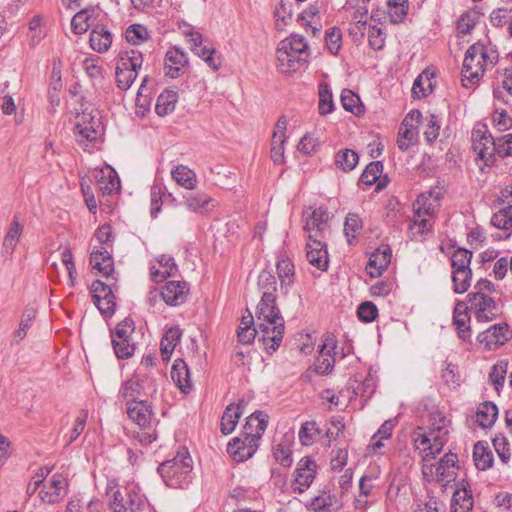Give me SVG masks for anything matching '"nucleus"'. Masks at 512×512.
<instances>
[{"mask_svg": "<svg viewBox=\"0 0 512 512\" xmlns=\"http://www.w3.org/2000/svg\"><path fill=\"white\" fill-rule=\"evenodd\" d=\"M256 317L257 327L262 332L259 341L268 352L276 351L282 342L285 329L284 319L276 305V295L267 292L262 294L257 306Z\"/></svg>", "mask_w": 512, "mask_h": 512, "instance_id": "nucleus-1", "label": "nucleus"}, {"mask_svg": "<svg viewBox=\"0 0 512 512\" xmlns=\"http://www.w3.org/2000/svg\"><path fill=\"white\" fill-rule=\"evenodd\" d=\"M433 422L428 433L418 426L413 432L414 447L424 453L423 460L434 459L441 453L448 435L447 420L440 413L433 417Z\"/></svg>", "mask_w": 512, "mask_h": 512, "instance_id": "nucleus-2", "label": "nucleus"}, {"mask_svg": "<svg viewBox=\"0 0 512 512\" xmlns=\"http://www.w3.org/2000/svg\"><path fill=\"white\" fill-rule=\"evenodd\" d=\"M276 55L280 72L290 74L305 67L310 54L305 38L292 34L279 43Z\"/></svg>", "mask_w": 512, "mask_h": 512, "instance_id": "nucleus-3", "label": "nucleus"}, {"mask_svg": "<svg viewBox=\"0 0 512 512\" xmlns=\"http://www.w3.org/2000/svg\"><path fill=\"white\" fill-rule=\"evenodd\" d=\"M157 471L167 486L182 488L186 483V477L192 471V460L188 450L182 447L172 459L161 463Z\"/></svg>", "mask_w": 512, "mask_h": 512, "instance_id": "nucleus-4", "label": "nucleus"}, {"mask_svg": "<svg viewBox=\"0 0 512 512\" xmlns=\"http://www.w3.org/2000/svg\"><path fill=\"white\" fill-rule=\"evenodd\" d=\"M489 59L487 49L482 43H474L467 49L462 66V82L465 87L479 82Z\"/></svg>", "mask_w": 512, "mask_h": 512, "instance_id": "nucleus-5", "label": "nucleus"}, {"mask_svg": "<svg viewBox=\"0 0 512 512\" xmlns=\"http://www.w3.org/2000/svg\"><path fill=\"white\" fill-rule=\"evenodd\" d=\"M143 55L140 51L131 49L121 51L118 56L116 66V84L121 90H127L131 87L138 75V69L142 67Z\"/></svg>", "mask_w": 512, "mask_h": 512, "instance_id": "nucleus-6", "label": "nucleus"}, {"mask_svg": "<svg viewBox=\"0 0 512 512\" xmlns=\"http://www.w3.org/2000/svg\"><path fill=\"white\" fill-rule=\"evenodd\" d=\"M472 146L479 158L487 166H492L495 161V153L498 154L497 140L493 138L486 125L474 128L472 131Z\"/></svg>", "mask_w": 512, "mask_h": 512, "instance_id": "nucleus-7", "label": "nucleus"}, {"mask_svg": "<svg viewBox=\"0 0 512 512\" xmlns=\"http://www.w3.org/2000/svg\"><path fill=\"white\" fill-rule=\"evenodd\" d=\"M467 300L478 322L492 321L501 313L499 305L486 293H469Z\"/></svg>", "mask_w": 512, "mask_h": 512, "instance_id": "nucleus-8", "label": "nucleus"}, {"mask_svg": "<svg viewBox=\"0 0 512 512\" xmlns=\"http://www.w3.org/2000/svg\"><path fill=\"white\" fill-rule=\"evenodd\" d=\"M337 347V338L333 333H326L322 337V344L319 348V356L317 357L314 367L315 372L319 375H326L334 368L335 349Z\"/></svg>", "mask_w": 512, "mask_h": 512, "instance_id": "nucleus-9", "label": "nucleus"}, {"mask_svg": "<svg viewBox=\"0 0 512 512\" xmlns=\"http://www.w3.org/2000/svg\"><path fill=\"white\" fill-rule=\"evenodd\" d=\"M305 218L304 230L308 232V239L324 238V231L328 227V212L322 207L309 209L303 213Z\"/></svg>", "mask_w": 512, "mask_h": 512, "instance_id": "nucleus-10", "label": "nucleus"}, {"mask_svg": "<svg viewBox=\"0 0 512 512\" xmlns=\"http://www.w3.org/2000/svg\"><path fill=\"white\" fill-rule=\"evenodd\" d=\"M509 339L510 332L506 323L494 324L477 336V341L488 350L504 345Z\"/></svg>", "mask_w": 512, "mask_h": 512, "instance_id": "nucleus-11", "label": "nucleus"}, {"mask_svg": "<svg viewBox=\"0 0 512 512\" xmlns=\"http://www.w3.org/2000/svg\"><path fill=\"white\" fill-rule=\"evenodd\" d=\"M323 238L308 239L306 243V257L308 262L321 271L328 269L329 258L326 243Z\"/></svg>", "mask_w": 512, "mask_h": 512, "instance_id": "nucleus-12", "label": "nucleus"}, {"mask_svg": "<svg viewBox=\"0 0 512 512\" xmlns=\"http://www.w3.org/2000/svg\"><path fill=\"white\" fill-rule=\"evenodd\" d=\"M316 463L310 457L302 458L295 470L294 492L303 493L309 488L316 474Z\"/></svg>", "mask_w": 512, "mask_h": 512, "instance_id": "nucleus-13", "label": "nucleus"}, {"mask_svg": "<svg viewBox=\"0 0 512 512\" xmlns=\"http://www.w3.org/2000/svg\"><path fill=\"white\" fill-rule=\"evenodd\" d=\"M127 414L141 429H148L155 420L152 407L145 401H128Z\"/></svg>", "mask_w": 512, "mask_h": 512, "instance_id": "nucleus-14", "label": "nucleus"}, {"mask_svg": "<svg viewBox=\"0 0 512 512\" xmlns=\"http://www.w3.org/2000/svg\"><path fill=\"white\" fill-rule=\"evenodd\" d=\"M258 443L253 438L245 436L233 438L227 445V453L236 462H243L251 458L257 451Z\"/></svg>", "mask_w": 512, "mask_h": 512, "instance_id": "nucleus-15", "label": "nucleus"}, {"mask_svg": "<svg viewBox=\"0 0 512 512\" xmlns=\"http://www.w3.org/2000/svg\"><path fill=\"white\" fill-rule=\"evenodd\" d=\"M188 292L185 281H168L161 290V298L169 306H179L187 300Z\"/></svg>", "mask_w": 512, "mask_h": 512, "instance_id": "nucleus-16", "label": "nucleus"}, {"mask_svg": "<svg viewBox=\"0 0 512 512\" xmlns=\"http://www.w3.org/2000/svg\"><path fill=\"white\" fill-rule=\"evenodd\" d=\"M268 415L260 410H256L246 419V423L243 426L242 436L247 438H253L254 442H257L263 436L267 425Z\"/></svg>", "mask_w": 512, "mask_h": 512, "instance_id": "nucleus-17", "label": "nucleus"}, {"mask_svg": "<svg viewBox=\"0 0 512 512\" xmlns=\"http://www.w3.org/2000/svg\"><path fill=\"white\" fill-rule=\"evenodd\" d=\"M187 64V54L180 48L173 47L166 53L164 66L165 75L170 78H178Z\"/></svg>", "mask_w": 512, "mask_h": 512, "instance_id": "nucleus-18", "label": "nucleus"}, {"mask_svg": "<svg viewBox=\"0 0 512 512\" xmlns=\"http://www.w3.org/2000/svg\"><path fill=\"white\" fill-rule=\"evenodd\" d=\"M66 480L61 474H54L49 487L43 486L39 492L41 500L53 504L59 502L66 494Z\"/></svg>", "mask_w": 512, "mask_h": 512, "instance_id": "nucleus-19", "label": "nucleus"}, {"mask_svg": "<svg viewBox=\"0 0 512 512\" xmlns=\"http://www.w3.org/2000/svg\"><path fill=\"white\" fill-rule=\"evenodd\" d=\"M156 262L159 267L152 264L150 267L151 280L154 282H161L164 279L174 276L178 270L174 258L170 255H160Z\"/></svg>", "mask_w": 512, "mask_h": 512, "instance_id": "nucleus-20", "label": "nucleus"}, {"mask_svg": "<svg viewBox=\"0 0 512 512\" xmlns=\"http://www.w3.org/2000/svg\"><path fill=\"white\" fill-rule=\"evenodd\" d=\"M470 316L468 314V306L463 301H458L453 311V324L455 325L458 336L464 340H470L471 328H470Z\"/></svg>", "mask_w": 512, "mask_h": 512, "instance_id": "nucleus-21", "label": "nucleus"}, {"mask_svg": "<svg viewBox=\"0 0 512 512\" xmlns=\"http://www.w3.org/2000/svg\"><path fill=\"white\" fill-rule=\"evenodd\" d=\"M90 264L93 269L98 270V272L105 277L110 276L114 271L112 255L104 247L92 251L90 255Z\"/></svg>", "mask_w": 512, "mask_h": 512, "instance_id": "nucleus-22", "label": "nucleus"}, {"mask_svg": "<svg viewBox=\"0 0 512 512\" xmlns=\"http://www.w3.org/2000/svg\"><path fill=\"white\" fill-rule=\"evenodd\" d=\"M391 257L392 252L389 247H386L383 250L377 249L369 258V262L366 267L367 273L371 277H379L390 264Z\"/></svg>", "mask_w": 512, "mask_h": 512, "instance_id": "nucleus-23", "label": "nucleus"}, {"mask_svg": "<svg viewBox=\"0 0 512 512\" xmlns=\"http://www.w3.org/2000/svg\"><path fill=\"white\" fill-rule=\"evenodd\" d=\"M458 461L457 454L446 453L438 462L435 468V475L438 482H450L455 479V466Z\"/></svg>", "mask_w": 512, "mask_h": 512, "instance_id": "nucleus-24", "label": "nucleus"}, {"mask_svg": "<svg viewBox=\"0 0 512 512\" xmlns=\"http://www.w3.org/2000/svg\"><path fill=\"white\" fill-rule=\"evenodd\" d=\"M244 402L240 401L237 404H230L224 410L221 418V432L224 435L232 433L238 423L239 418L243 414Z\"/></svg>", "mask_w": 512, "mask_h": 512, "instance_id": "nucleus-25", "label": "nucleus"}, {"mask_svg": "<svg viewBox=\"0 0 512 512\" xmlns=\"http://www.w3.org/2000/svg\"><path fill=\"white\" fill-rule=\"evenodd\" d=\"M181 336H182V330L180 329V327L174 326V327L169 328L165 332L164 336L162 337L161 342H160V351H161L162 360L165 363H168L170 361L171 355H172L176 345L180 341Z\"/></svg>", "mask_w": 512, "mask_h": 512, "instance_id": "nucleus-26", "label": "nucleus"}, {"mask_svg": "<svg viewBox=\"0 0 512 512\" xmlns=\"http://www.w3.org/2000/svg\"><path fill=\"white\" fill-rule=\"evenodd\" d=\"M383 172V164L381 161L370 162L362 172L359 182L367 186H372L377 183V190H381L386 186V177L384 180H379Z\"/></svg>", "mask_w": 512, "mask_h": 512, "instance_id": "nucleus-27", "label": "nucleus"}, {"mask_svg": "<svg viewBox=\"0 0 512 512\" xmlns=\"http://www.w3.org/2000/svg\"><path fill=\"white\" fill-rule=\"evenodd\" d=\"M171 378L183 392L192 387L188 364L181 358L174 361L171 369Z\"/></svg>", "mask_w": 512, "mask_h": 512, "instance_id": "nucleus-28", "label": "nucleus"}, {"mask_svg": "<svg viewBox=\"0 0 512 512\" xmlns=\"http://www.w3.org/2000/svg\"><path fill=\"white\" fill-rule=\"evenodd\" d=\"M89 41L94 51L104 53L112 44V35L105 27L96 26L90 33Z\"/></svg>", "mask_w": 512, "mask_h": 512, "instance_id": "nucleus-29", "label": "nucleus"}, {"mask_svg": "<svg viewBox=\"0 0 512 512\" xmlns=\"http://www.w3.org/2000/svg\"><path fill=\"white\" fill-rule=\"evenodd\" d=\"M473 460L476 468L482 471L492 466L494 461L493 453L486 442L478 441L474 445Z\"/></svg>", "mask_w": 512, "mask_h": 512, "instance_id": "nucleus-30", "label": "nucleus"}, {"mask_svg": "<svg viewBox=\"0 0 512 512\" xmlns=\"http://www.w3.org/2000/svg\"><path fill=\"white\" fill-rule=\"evenodd\" d=\"M472 507V492L466 488L456 489L451 499V512H470Z\"/></svg>", "mask_w": 512, "mask_h": 512, "instance_id": "nucleus-31", "label": "nucleus"}, {"mask_svg": "<svg viewBox=\"0 0 512 512\" xmlns=\"http://www.w3.org/2000/svg\"><path fill=\"white\" fill-rule=\"evenodd\" d=\"M497 415V406L493 402L485 401L478 407L476 413L477 422L482 428H490L495 423Z\"/></svg>", "mask_w": 512, "mask_h": 512, "instance_id": "nucleus-32", "label": "nucleus"}, {"mask_svg": "<svg viewBox=\"0 0 512 512\" xmlns=\"http://www.w3.org/2000/svg\"><path fill=\"white\" fill-rule=\"evenodd\" d=\"M178 100V94L174 90L166 89L157 98L155 111L163 117L175 110V106Z\"/></svg>", "mask_w": 512, "mask_h": 512, "instance_id": "nucleus-33", "label": "nucleus"}, {"mask_svg": "<svg viewBox=\"0 0 512 512\" xmlns=\"http://www.w3.org/2000/svg\"><path fill=\"white\" fill-rule=\"evenodd\" d=\"M213 199L204 192H196L185 196L186 207L196 213H206L210 210Z\"/></svg>", "mask_w": 512, "mask_h": 512, "instance_id": "nucleus-34", "label": "nucleus"}, {"mask_svg": "<svg viewBox=\"0 0 512 512\" xmlns=\"http://www.w3.org/2000/svg\"><path fill=\"white\" fill-rule=\"evenodd\" d=\"M37 311L34 307L26 306L22 312L19 328L14 331L13 333V342L15 344H18L21 340H23L26 335L27 331L32 326L35 318H36Z\"/></svg>", "mask_w": 512, "mask_h": 512, "instance_id": "nucleus-35", "label": "nucleus"}, {"mask_svg": "<svg viewBox=\"0 0 512 512\" xmlns=\"http://www.w3.org/2000/svg\"><path fill=\"white\" fill-rule=\"evenodd\" d=\"M172 178L180 186L192 190L196 187L197 178L195 172L185 165H177L171 171Z\"/></svg>", "mask_w": 512, "mask_h": 512, "instance_id": "nucleus-36", "label": "nucleus"}, {"mask_svg": "<svg viewBox=\"0 0 512 512\" xmlns=\"http://www.w3.org/2000/svg\"><path fill=\"white\" fill-rule=\"evenodd\" d=\"M334 161L337 168L343 172H350L358 164L359 156L356 151L345 148L335 154Z\"/></svg>", "mask_w": 512, "mask_h": 512, "instance_id": "nucleus-37", "label": "nucleus"}, {"mask_svg": "<svg viewBox=\"0 0 512 512\" xmlns=\"http://www.w3.org/2000/svg\"><path fill=\"white\" fill-rule=\"evenodd\" d=\"M472 251L459 247L451 255V266L453 270H456V275H462L465 269H471L470 264L472 260Z\"/></svg>", "mask_w": 512, "mask_h": 512, "instance_id": "nucleus-38", "label": "nucleus"}, {"mask_svg": "<svg viewBox=\"0 0 512 512\" xmlns=\"http://www.w3.org/2000/svg\"><path fill=\"white\" fill-rule=\"evenodd\" d=\"M98 127L83 125L82 123H76L74 127V134L76 137V141L80 146L84 147L86 150V146L88 143L96 142L100 133L97 129Z\"/></svg>", "mask_w": 512, "mask_h": 512, "instance_id": "nucleus-39", "label": "nucleus"}, {"mask_svg": "<svg viewBox=\"0 0 512 512\" xmlns=\"http://www.w3.org/2000/svg\"><path fill=\"white\" fill-rule=\"evenodd\" d=\"M142 389L143 385L141 381L137 378H132L122 384L119 390V396L126 401V404L128 401H138L137 399L140 396Z\"/></svg>", "mask_w": 512, "mask_h": 512, "instance_id": "nucleus-40", "label": "nucleus"}, {"mask_svg": "<svg viewBox=\"0 0 512 512\" xmlns=\"http://www.w3.org/2000/svg\"><path fill=\"white\" fill-rule=\"evenodd\" d=\"M387 8L391 23H401L408 12V0H387Z\"/></svg>", "mask_w": 512, "mask_h": 512, "instance_id": "nucleus-41", "label": "nucleus"}, {"mask_svg": "<svg viewBox=\"0 0 512 512\" xmlns=\"http://www.w3.org/2000/svg\"><path fill=\"white\" fill-rule=\"evenodd\" d=\"M22 231L23 225L19 223L16 217H14L3 240V247L7 253H11L15 249Z\"/></svg>", "mask_w": 512, "mask_h": 512, "instance_id": "nucleus-42", "label": "nucleus"}, {"mask_svg": "<svg viewBox=\"0 0 512 512\" xmlns=\"http://www.w3.org/2000/svg\"><path fill=\"white\" fill-rule=\"evenodd\" d=\"M321 433L315 421H308L302 424L299 430V440L302 445L310 446L315 442V437Z\"/></svg>", "mask_w": 512, "mask_h": 512, "instance_id": "nucleus-43", "label": "nucleus"}, {"mask_svg": "<svg viewBox=\"0 0 512 512\" xmlns=\"http://www.w3.org/2000/svg\"><path fill=\"white\" fill-rule=\"evenodd\" d=\"M319 113L321 115H327L334 109L332 92L326 83H322L319 86Z\"/></svg>", "mask_w": 512, "mask_h": 512, "instance_id": "nucleus-44", "label": "nucleus"}, {"mask_svg": "<svg viewBox=\"0 0 512 512\" xmlns=\"http://www.w3.org/2000/svg\"><path fill=\"white\" fill-rule=\"evenodd\" d=\"M432 92V83L428 78V72L423 71L414 81L412 94L415 98L428 96Z\"/></svg>", "mask_w": 512, "mask_h": 512, "instance_id": "nucleus-45", "label": "nucleus"}, {"mask_svg": "<svg viewBox=\"0 0 512 512\" xmlns=\"http://www.w3.org/2000/svg\"><path fill=\"white\" fill-rule=\"evenodd\" d=\"M167 188L162 183H154L151 186L150 198H151V216L156 217L161 211L162 198L166 194Z\"/></svg>", "mask_w": 512, "mask_h": 512, "instance_id": "nucleus-46", "label": "nucleus"}, {"mask_svg": "<svg viewBox=\"0 0 512 512\" xmlns=\"http://www.w3.org/2000/svg\"><path fill=\"white\" fill-rule=\"evenodd\" d=\"M491 224L498 229H512V205L494 213L491 218Z\"/></svg>", "mask_w": 512, "mask_h": 512, "instance_id": "nucleus-47", "label": "nucleus"}, {"mask_svg": "<svg viewBox=\"0 0 512 512\" xmlns=\"http://www.w3.org/2000/svg\"><path fill=\"white\" fill-rule=\"evenodd\" d=\"M125 37L129 43L139 45L149 38V32L141 24H132L126 29Z\"/></svg>", "mask_w": 512, "mask_h": 512, "instance_id": "nucleus-48", "label": "nucleus"}, {"mask_svg": "<svg viewBox=\"0 0 512 512\" xmlns=\"http://www.w3.org/2000/svg\"><path fill=\"white\" fill-rule=\"evenodd\" d=\"M404 127H405L404 130H402V129L400 130L398 139H397L398 148L401 151H407L410 147L415 145V143L417 142V137H418V131L416 128H414L413 126H410V127L404 126Z\"/></svg>", "mask_w": 512, "mask_h": 512, "instance_id": "nucleus-49", "label": "nucleus"}, {"mask_svg": "<svg viewBox=\"0 0 512 512\" xmlns=\"http://www.w3.org/2000/svg\"><path fill=\"white\" fill-rule=\"evenodd\" d=\"M433 192L422 193L417 197L416 203L413 205L414 214L417 217L422 215H431L434 212V205L431 202Z\"/></svg>", "mask_w": 512, "mask_h": 512, "instance_id": "nucleus-50", "label": "nucleus"}, {"mask_svg": "<svg viewBox=\"0 0 512 512\" xmlns=\"http://www.w3.org/2000/svg\"><path fill=\"white\" fill-rule=\"evenodd\" d=\"M273 456L276 462L283 467H290L293 458L289 443L280 442L273 447Z\"/></svg>", "mask_w": 512, "mask_h": 512, "instance_id": "nucleus-51", "label": "nucleus"}, {"mask_svg": "<svg viewBox=\"0 0 512 512\" xmlns=\"http://www.w3.org/2000/svg\"><path fill=\"white\" fill-rule=\"evenodd\" d=\"M286 135H278L277 132L273 133L271 141V159L275 164H282L284 162V143Z\"/></svg>", "mask_w": 512, "mask_h": 512, "instance_id": "nucleus-52", "label": "nucleus"}, {"mask_svg": "<svg viewBox=\"0 0 512 512\" xmlns=\"http://www.w3.org/2000/svg\"><path fill=\"white\" fill-rule=\"evenodd\" d=\"M114 353L119 359H128L135 352V345L131 339H112Z\"/></svg>", "mask_w": 512, "mask_h": 512, "instance_id": "nucleus-53", "label": "nucleus"}, {"mask_svg": "<svg viewBox=\"0 0 512 512\" xmlns=\"http://www.w3.org/2000/svg\"><path fill=\"white\" fill-rule=\"evenodd\" d=\"M471 280V269H465V272L462 275H456V270L452 271L453 290L457 294L465 293L471 286Z\"/></svg>", "mask_w": 512, "mask_h": 512, "instance_id": "nucleus-54", "label": "nucleus"}, {"mask_svg": "<svg viewBox=\"0 0 512 512\" xmlns=\"http://www.w3.org/2000/svg\"><path fill=\"white\" fill-rule=\"evenodd\" d=\"M92 15L87 10H81L77 12L72 20L71 27L75 34L85 33L90 27V20Z\"/></svg>", "mask_w": 512, "mask_h": 512, "instance_id": "nucleus-55", "label": "nucleus"}, {"mask_svg": "<svg viewBox=\"0 0 512 512\" xmlns=\"http://www.w3.org/2000/svg\"><path fill=\"white\" fill-rule=\"evenodd\" d=\"M362 229V221L358 214L356 213H348L345 218L344 223V232L348 239V242L351 243V239L356 237V234Z\"/></svg>", "mask_w": 512, "mask_h": 512, "instance_id": "nucleus-56", "label": "nucleus"}, {"mask_svg": "<svg viewBox=\"0 0 512 512\" xmlns=\"http://www.w3.org/2000/svg\"><path fill=\"white\" fill-rule=\"evenodd\" d=\"M360 101L359 97L351 90L345 89L341 93V103L346 111L352 112L355 115H360L362 112L361 106L357 103Z\"/></svg>", "mask_w": 512, "mask_h": 512, "instance_id": "nucleus-57", "label": "nucleus"}, {"mask_svg": "<svg viewBox=\"0 0 512 512\" xmlns=\"http://www.w3.org/2000/svg\"><path fill=\"white\" fill-rule=\"evenodd\" d=\"M277 273L281 281V286L289 285L294 276V265L289 259H280L277 262Z\"/></svg>", "mask_w": 512, "mask_h": 512, "instance_id": "nucleus-58", "label": "nucleus"}, {"mask_svg": "<svg viewBox=\"0 0 512 512\" xmlns=\"http://www.w3.org/2000/svg\"><path fill=\"white\" fill-rule=\"evenodd\" d=\"M441 128V120L435 114H430L428 117L427 127L424 131V137L427 143L432 144L439 136Z\"/></svg>", "mask_w": 512, "mask_h": 512, "instance_id": "nucleus-59", "label": "nucleus"}, {"mask_svg": "<svg viewBox=\"0 0 512 512\" xmlns=\"http://www.w3.org/2000/svg\"><path fill=\"white\" fill-rule=\"evenodd\" d=\"M134 333V322L131 318H125L119 322L115 330L111 333L112 339H131Z\"/></svg>", "mask_w": 512, "mask_h": 512, "instance_id": "nucleus-60", "label": "nucleus"}, {"mask_svg": "<svg viewBox=\"0 0 512 512\" xmlns=\"http://www.w3.org/2000/svg\"><path fill=\"white\" fill-rule=\"evenodd\" d=\"M359 319L365 323L374 321L378 315L377 306L370 301L363 302L357 309Z\"/></svg>", "mask_w": 512, "mask_h": 512, "instance_id": "nucleus-61", "label": "nucleus"}, {"mask_svg": "<svg viewBox=\"0 0 512 512\" xmlns=\"http://www.w3.org/2000/svg\"><path fill=\"white\" fill-rule=\"evenodd\" d=\"M258 288L272 295H276V277L269 271H262L258 276Z\"/></svg>", "mask_w": 512, "mask_h": 512, "instance_id": "nucleus-62", "label": "nucleus"}, {"mask_svg": "<svg viewBox=\"0 0 512 512\" xmlns=\"http://www.w3.org/2000/svg\"><path fill=\"white\" fill-rule=\"evenodd\" d=\"M368 43L374 50H382L385 45V33L381 28L376 26H369L368 30Z\"/></svg>", "mask_w": 512, "mask_h": 512, "instance_id": "nucleus-63", "label": "nucleus"}, {"mask_svg": "<svg viewBox=\"0 0 512 512\" xmlns=\"http://www.w3.org/2000/svg\"><path fill=\"white\" fill-rule=\"evenodd\" d=\"M493 446L500 460L504 464H508L511 460V452L507 439L505 437H496L493 439Z\"/></svg>", "mask_w": 512, "mask_h": 512, "instance_id": "nucleus-64", "label": "nucleus"}]
</instances>
